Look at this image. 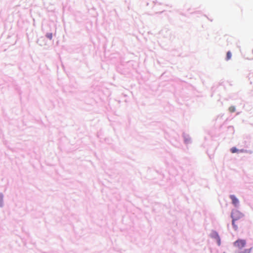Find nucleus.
I'll return each mask as SVG.
<instances>
[{
	"instance_id": "obj_2",
	"label": "nucleus",
	"mask_w": 253,
	"mask_h": 253,
	"mask_svg": "<svg viewBox=\"0 0 253 253\" xmlns=\"http://www.w3.org/2000/svg\"><path fill=\"white\" fill-rule=\"evenodd\" d=\"M233 244L234 246L239 251L238 253H250L251 252L252 248L241 251L246 245V241L245 240L238 239Z\"/></svg>"
},
{
	"instance_id": "obj_5",
	"label": "nucleus",
	"mask_w": 253,
	"mask_h": 253,
	"mask_svg": "<svg viewBox=\"0 0 253 253\" xmlns=\"http://www.w3.org/2000/svg\"><path fill=\"white\" fill-rule=\"evenodd\" d=\"M46 37L48 38L49 40H51L52 38V33H47L46 35Z\"/></svg>"
},
{
	"instance_id": "obj_6",
	"label": "nucleus",
	"mask_w": 253,
	"mask_h": 253,
	"mask_svg": "<svg viewBox=\"0 0 253 253\" xmlns=\"http://www.w3.org/2000/svg\"><path fill=\"white\" fill-rule=\"evenodd\" d=\"M237 226H238V228L239 227H242V226H240V225H239V222H238V223H237Z\"/></svg>"
},
{
	"instance_id": "obj_4",
	"label": "nucleus",
	"mask_w": 253,
	"mask_h": 253,
	"mask_svg": "<svg viewBox=\"0 0 253 253\" xmlns=\"http://www.w3.org/2000/svg\"><path fill=\"white\" fill-rule=\"evenodd\" d=\"M238 151V150L236 147H233L231 149V152L232 153H236Z\"/></svg>"
},
{
	"instance_id": "obj_1",
	"label": "nucleus",
	"mask_w": 253,
	"mask_h": 253,
	"mask_svg": "<svg viewBox=\"0 0 253 253\" xmlns=\"http://www.w3.org/2000/svg\"><path fill=\"white\" fill-rule=\"evenodd\" d=\"M232 225L235 230L238 229L237 223L239 222L240 226H242L245 222L244 215L237 210L233 211L231 213Z\"/></svg>"
},
{
	"instance_id": "obj_3",
	"label": "nucleus",
	"mask_w": 253,
	"mask_h": 253,
	"mask_svg": "<svg viewBox=\"0 0 253 253\" xmlns=\"http://www.w3.org/2000/svg\"><path fill=\"white\" fill-rule=\"evenodd\" d=\"M230 199L232 200V204L235 206L237 207L239 204V200L234 195H230Z\"/></svg>"
}]
</instances>
